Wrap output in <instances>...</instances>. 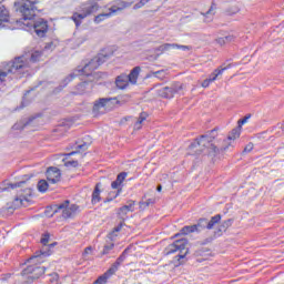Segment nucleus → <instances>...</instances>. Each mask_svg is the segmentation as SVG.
Instances as JSON below:
<instances>
[{
  "instance_id": "nucleus-34",
  "label": "nucleus",
  "mask_w": 284,
  "mask_h": 284,
  "mask_svg": "<svg viewBox=\"0 0 284 284\" xmlns=\"http://www.w3.org/2000/svg\"><path fill=\"white\" fill-rule=\"evenodd\" d=\"M119 267H121L120 264H118L116 262L113 263L111 265V267L106 271V274H109V276H114V274H116V272H119Z\"/></svg>"
},
{
  "instance_id": "nucleus-30",
  "label": "nucleus",
  "mask_w": 284,
  "mask_h": 284,
  "mask_svg": "<svg viewBox=\"0 0 284 284\" xmlns=\"http://www.w3.org/2000/svg\"><path fill=\"white\" fill-rule=\"evenodd\" d=\"M216 43H219V45H225L226 43H232V41H234V36H225L224 38H217Z\"/></svg>"
},
{
  "instance_id": "nucleus-48",
  "label": "nucleus",
  "mask_w": 284,
  "mask_h": 284,
  "mask_svg": "<svg viewBox=\"0 0 284 284\" xmlns=\"http://www.w3.org/2000/svg\"><path fill=\"white\" fill-rule=\"evenodd\" d=\"M252 150H254V144L248 143L245 148H244V152H252Z\"/></svg>"
},
{
  "instance_id": "nucleus-37",
  "label": "nucleus",
  "mask_w": 284,
  "mask_h": 284,
  "mask_svg": "<svg viewBox=\"0 0 284 284\" xmlns=\"http://www.w3.org/2000/svg\"><path fill=\"white\" fill-rule=\"evenodd\" d=\"M111 275H109L106 272L101 275L100 277H98V280L95 281L97 284H105L108 283V278H110Z\"/></svg>"
},
{
  "instance_id": "nucleus-26",
  "label": "nucleus",
  "mask_w": 284,
  "mask_h": 284,
  "mask_svg": "<svg viewBox=\"0 0 284 284\" xmlns=\"http://www.w3.org/2000/svg\"><path fill=\"white\" fill-rule=\"evenodd\" d=\"M220 222H221V214L212 216L210 221L206 219V230H213L216 223H220Z\"/></svg>"
},
{
  "instance_id": "nucleus-45",
  "label": "nucleus",
  "mask_w": 284,
  "mask_h": 284,
  "mask_svg": "<svg viewBox=\"0 0 284 284\" xmlns=\"http://www.w3.org/2000/svg\"><path fill=\"white\" fill-rule=\"evenodd\" d=\"M250 119V115L244 116L243 119L239 120V126L237 128H243L245 123H247V120Z\"/></svg>"
},
{
  "instance_id": "nucleus-55",
  "label": "nucleus",
  "mask_w": 284,
  "mask_h": 284,
  "mask_svg": "<svg viewBox=\"0 0 284 284\" xmlns=\"http://www.w3.org/2000/svg\"><path fill=\"white\" fill-rule=\"evenodd\" d=\"M163 190V186L160 184V185H158V187H156V192H161Z\"/></svg>"
},
{
  "instance_id": "nucleus-58",
  "label": "nucleus",
  "mask_w": 284,
  "mask_h": 284,
  "mask_svg": "<svg viewBox=\"0 0 284 284\" xmlns=\"http://www.w3.org/2000/svg\"><path fill=\"white\" fill-rule=\"evenodd\" d=\"M110 201H112V199H106L104 200V203H110Z\"/></svg>"
},
{
  "instance_id": "nucleus-43",
  "label": "nucleus",
  "mask_w": 284,
  "mask_h": 284,
  "mask_svg": "<svg viewBox=\"0 0 284 284\" xmlns=\"http://www.w3.org/2000/svg\"><path fill=\"white\" fill-rule=\"evenodd\" d=\"M87 85H88V82H82V83H80V84H78V90H81L80 92H79V94H83V92H85V88H87Z\"/></svg>"
},
{
  "instance_id": "nucleus-27",
  "label": "nucleus",
  "mask_w": 284,
  "mask_h": 284,
  "mask_svg": "<svg viewBox=\"0 0 284 284\" xmlns=\"http://www.w3.org/2000/svg\"><path fill=\"white\" fill-rule=\"evenodd\" d=\"M8 19H10V13L8 12V9L3 7V4H0V26L3 22H7Z\"/></svg>"
},
{
  "instance_id": "nucleus-61",
  "label": "nucleus",
  "mask_w": 284,
  "mask_h": 284,
  "mask_svg": "<svg viewBox=\"0 0 284 284\" xmlns=\"http://www.w3.org/2000/svg\"><path fill=\"white\" fill-rule=\"evenodd\" d=\"M99 75V73H93V77H98Z\"/></svg>"
},
{
  "instance_id": "nucleus-22",
  "label": "nucleus",
  "mask_w": 284,
  "mask_h": 284,
  "mask_svg": "<svg viewBox=\"0 0 284 284\" xmlns=\"http://www.w3.org/2000/svg\"><path fill=\"white\" fill-rule=\"evenodd\" d=\"M139 74H141V67L133 68L130 74H126L129 83H131L132 85H136V81H139Z\"/></svg>"
},
{
  "instance_id": "nucleus-36",
  "label": "nucleus",
  "mask_w": 284,
  "mask_h": 284,
  "mask_svg": "<svg viewBox=\"0 0 284 284\" xmlns=\"http://www.w3.org/2000/svg\"><path fill=\"white\" fill-rule=\"evenodd\" d=\"M34 92V90H31V91H27V93L24 94V98H23V101H22V104L23 105H28V102L31 100V101H34V94L32 97H30V94Z\"/></svg>"
},
{
  "instance_id": "nucleus-38",
  "label": "nucleus",
  "mask_w": 284,
  "mask_h": 284,
  "mask_svg": "<svg viewBox=\"0 0 284 284\" xmlns=\"http://www.w3.org/2000/svg\"><path fill=\"white\" fill-rule=\"evenodd\" d=\"M112 250H114V243L105 244L102 254H109L110 252H112Z\"/></svg>"
},
{
  "instance_id": "nucleus-42",
  "label": "nucleus",
  "mask_w": 284,
  "mask_h": 284,
  "mask_svg": "<svg viewBox=\"0 0 284 284\" xmlns=\"http://www.w3.org/2000/svg\"><path fill=\"white\" fill-rule=\"evenodd\" d=\"M54 48H57V45H54V42H49L44 45L43 51L44 52H52V50H54Z\"/></svg>"
},
{
  "instance_id": "nucleus-12",
  "label": "nucleus",
  "mask_w": 284,
  "mask_h": 284,
  "mask_svg": "<svg viewBox=\"0 0 284 284\" xmlns=\"http://www.w3.org/2000/svg\"><path fill=\"white\" fill-rule=\"evenodd\" d=\"M203 230H207V219L202 217L197 221L196 224L193 225H186L181 229L180 233L175 234L176 236L193 234V232H203Z\"/></svg>"
},
{
  "instance_id": "nucleus-50",
  "label": "nucleus",
  "mask_w": 284,
  "mask_h": 284,
  "mask_svg": "<svg viewBox=\"0 0 284 284\" xmlns=\"http://www.w3.org/2000/svg\"><path fill=\"white\" fill-rule=\"evenodd\" d=\"M123 230V222H121L118 226L113 229V232H121Z\"/></svg>"
},
{
  "instance_id": "nucleus-52",
  "label": "nucleus",
  "mask_w": 284,
  "mask_h": 284,
  "mask_svg": "<svg viewBox=\"0 0 284 284\" xmlns=\"http://www.w3.org/2000/svg\"><path fill=\"white\" fill-rule=\"evenodd\" d=\"M85 148H88V144H85V143L78 145L79 150H85Z\"/></svg>"
},
{
  "instance_id": "nucleus-28",
  "label": "nucleus",
  "mask_w": 284,
  "mask_h": 284,
  "mask_svg": "<svg viewBox=\"0 0 284 284\" xmlns=\"http://www.w3.org/2000/svg\"><path fill=\"white\" fill-rule=\"evenodd\" d=\"M239 136H241V126H236L235 129H233L230 133H229V141H236V139H239Z\"/></svg>"
},
{
  "instance_id": "nucleus-63",
  "label": "nucleus",
  "mask_w": 284,
  "mask_h": 284,
  "mask_svg": "<svg viewBox=\"0 0 284 284\" xmlns=\"http://www.w3.org/2000/svg\"><path fill=\"white\" fill-rule=\"evenodd\" d=\"M14 130H17V125H13Z\"/></svg>"
},
{
  "instance_id": "nucleus-53",
  "label": "nucleus",
  "mask_w": 284,
  "mask_h": 284,
  "mask_svg": "<svg viewBox=\"0 0 284 284\" xmlns=\"http://www.w3.org/2000/svg\"><path fill=\"white\" fill-rule=\"evenodd\" d=\"M52 278L57 283V281H59V274H57V273L52 274Z\"/></svg>"
},
{
  "instance_id": "nucleus-19",
  "label": "nucleus",
  "mask_w": 284,
  "mask_h": 284,
  "mask_svg": "<svg viewBox=\"0 0 284 284\" xmlns=\"http://www.w3.org/2000/svg\"><path fill=\"white\" fill-rule=\"evenodd\" d=\"M175 48L178 50H192L191 45H183V44H178V43H164L162 44V50H164V52H168L170 50H175Z\"/></svg>"
},
{
  "instance_id": "nucleus-49",
  "label": "nucleus",
  "mask_w": 284,
  "mask_h": 284,
  "mask_svg": "<svg viewBox=\"0 0 284 284\" xmlns=\"http://www.w3.org/2000/svg\"><path fill=\"white\" fill-rule=\"evenodd\" d=\"M211 80L207 78L202 82V88H210Z\"/></svg>"
},
{
  "instance_id": "nucleus-44",
  "label": "nucleus",
  "mask_w": 284,
  "mask_h": 284,
  "mask_svg": "<svg viewBox=\"0 0 284 284\" xmlns=\"http://www.w3.org/2000/svg\"><path fill=\"white\" fill-rule=\"evenodd\" d=\"M65 168H77V165H79L78 161H67L64 163Z\"/></svg>"
},
{
  "instance_id": "nucleus-29",
  "label": "nucleus",
  "mask_w": 284,
  "mask_h": 284,
  "mask_svg": "<svg viewBox=\"0 0 284 284\" xmlns=\"http://www.w3.org/2000/svg\"><path fill=\"white\" fill-rule=\"evenodd\" d=\"M145 119H148V113L146 112L140 113L136 122L134 123V130H141V125L143 121H145Z\"/></svg>"
},
{
  "instance_id": "nucleus-59",
  "label": "nucleus",
  "mask_w": 284,
  "mask_h": 284,
  "mask_svg": "<svg viewBox=\"0 0 284 284\" xmlns=\"http://www.w3.org/2000/svg\"><path fill=\"white\" fill-rule=\"evenodd\" d=\"M281 130L284 131V123L280 125Z\"/></svg>"
},
{
  "instance_id": "nucleus-40",
  "label": "nucleus",
  "mask_w": 284,
  "mask_h": 284,
  "mask_svg": "<svg viewBox=\"0 0 284 284\" xmlns=\"http://www.w3.org/2000/svg\"><path fill=\"white\" fill-rule=\"evenodd\" d=\"M59 212H54V207H47L44 210V216H48L50 219L51 216H54V214H58Z\"/></svg>"
},
{
  "instance_id": "nucleus-60",
  "label": "nucleus",
  "mask_w": 284,
  "mask_h": 284,
  "mask_svg": "<svg viewBox=\"0 0 284 284\" xmlns=\"http://www.w3.org/2000/svg\"><path fill=\"white\" fill-rule=\"evenodd\" d=\"M37 57H41V52L37 51Z\"/></svg>"
},
{
  "instance_id": "nucleus-5",
  "label": "nucleus",
  "mask_w": 284,
  "mask_h": 284,
  "mask_svg": "<svg viewBox=\"0 0 284 284\" xmlns=\"http://www.w3.org/2000/svg\"><path fill=\"white\" fill-rule=\"evenodd\" d=\"M99 10V3L97 2H87L83 3L78 12H74L71 17L72 21H74L75 27L79 28L81 26L82 20L90 17V14H94Z\"/></svg>"
},
{
  "instance_id": "nucleus-15",
  "label": "nucleus",
  "mask_w": 284,
  "mask_h": 284,
  "mask_svg": "<svg viewBox=\"0 0 284 284\" xmlns=\"http://www.w3.org/2000/svg\"><path fill=\"white\" fill-rule=\"evenodd\" d=\"M45 174L49 183L54 184L61 181V171L57 166H50Z\"/></svg>"
},
{
  "instance_id": "nucleus-4",
  "label": "nucleus",
  "mask_w": 284,
  "mask_h": 284,
  "mask_svg": "<svg viewBox=\"0 0 284 284\" xmlns=\"http://www.w3.org/2000/svg\"><path fill=\"white\" fill-rule=\"evenodd\" d=\"M176 252L178 255L174 261L178 262H175V265H183L185 263V256H187V253L190 252L186 239L176 240L164 250V254L166 256H170V254H176Z\"/></svg>"
},
{
  "instance_id": "nucleus-18",
  "label": "nucleus",
  "mask_w": 284,
  "mask_h": 284,
  "mask_svg": "<svg viewBox=\"0 0 284 284\" xmlns=\"http://www.w3.org/2000/svg\"><path fill=\"white\" fill-rule=\"evenodd\" d=\"M115 85L119 90H125L130 85V80L128 79V74L122 73L115 78Z\"/></svg>"
},
{
  "instance_id": "nucleus-62",
  "label": "nucleus",
  "mask_w": 284,
  "mask_h": 284,
  "mask_svg": "<svg viewBox=\"0 0 284 284\" xmlns=\"http://www.w3.org/2000/svg\"><path fill=\"white\" fill-rule=\"evenodd\" d=\"M212 240H206V243H210Z\"/></svg>"
},
{
  "instance_id": "nucleus-6",
  "label": "nucleus",
  "mask_w": 284,
  "mask_h": 284,
  "mask_svg": "<svg viewBox=\"0 0 284 284\" xmlns=\"http://www.w3.org/2000/svg\"><path fill=\"white\" fill-rule=\"evenodd\" d=\"M132 6L131 2H126L123 0H115L113 4L108 9V12H103L98 14L94 18V23L99 24L102 23V21H105V19H110V17H114L116 12H123L126 8H130Z\"/></svg>"
},
{
  "instance_id": "nucleus-51",
  "label": "nucleus",
  "mask_w": 284,
  "mask_h": 284,
  "mask_svg": "<svg viewBox=\"0 0 284 284\" xmlns=\"http://www.w3.org/2000/svg\"><path fill=\"white\" fill-rule=\"evenodd\" d=\"M155 52H160L161 54H163V52H164V50H163V44L160 45V47H158V48L155 49Z\"/></svg>"
},
{
  "instance_id": "nucleus-10",
  "label": "nucleus",
  "mask_w": 284,
  "mask_h": 284,
  "mask_svg": "<svg viewBox=\"0 0 284 284\" xmlns=\"http://www.w3.org/2000/svg\"><path fill=\"white\" fill-rule=\"evenodd\" d=\"M26 68L23 58H17L12 62H8L3 69L0 70V83H3L8 79V74H17L18 70Z\"/></svg>"
},
{
  "instance_id": "nucleus-8",
  "label": "nucleus",
  "mask_w": 284,
  "mask_h": 284,
  "mask_svg": "<svg viewBox=\"0 0 284 284\" xmlns=\"http://www.w3.org/2000/svg\"><path fill=\"white\" fill-rule=\"evenodd\" d=\"M50 233L45 232L40 237V250L38 251L37 261L38 263H43L42 258H48L52 254V248L57 247V242L50 243Z\"/></svg>"
},
{
  "instance_id": "nucleus-9",
  "label": "nucleus",
  "mask_w": 284,
  "mask_h": 284,
  "mask_svg": "<svg viewBox=\"0 0 284 284\" xmlns=\"http://www.w3.org/2000/svg\"><path fill=\"white\" fill-rule=\"evenodd\" d=\"M110 101H114L116 105H125L128 101H130V95H123L120 99L118 98H100L93 104V114L94 116H99V114H103V108L110 103Z\"/></svg>"
},
{
  "instance_id": "nucleus-11",
  "label": "nucleus",
  "mask_w": 284,
  "mask_h": 284,
  "mask_svg": "<svg viewBox=\"0 0 284 284\" xmlns=\"http://www.w3.org/2000/svg\"><path fill=\"white\" fill-rule=\"evenodd\" d=\"M78 211H79V205L77 204L70 205V201L68 200L54 206V212H61L62 219H72L73 216L77 215Z\"/></svg>"
},
{
  "instance_id": "nucleus-57",
  "label": "nucleus",
  "mask_w": 284,
  "mask_h": 284,
  "mask_svg": "<svg viewBox=\"0 0 284 284\" xmlns=\"http://www.w3.org/2000/svg\"><path fill=\"white\" fill-rule=\"evenodd\" d=\"M31 61H33V63L37 61V59L34 58V53L31 54Z\"/></svg>"
},
{
  "instance_id": "nucleus-33",
  "label": "nucleus",
  "mask_w": 284,
  "mask_h": 284,
  "mask_svg": "<svg viewBox=\"0 0 284 284\" xmlns=\"http://www.w3.org/2000/svg\"><path fill=\"white\" fill-rule=\"evenodd\" d=\"M232 223H234L233 219L225 220L222 225H220V232H225L227 227H232Z\"/></svg>"
},
{
  "instance_id": "nucleus-24",
  "label": "nucleus",
  "mask_w": 284,
  "mask_h": 284,
  "mask_svg": "<svg viewBox=\"0 0 284 284\" xmlns=\"http://www.w3.org/2000/svg\"><path fill=\"white\" fill-rule=\"evenodd\" d=\"M101 185V183H98L94 187V191L92 193V200L91 203L93 205H97V203H99L101 201V190L99 189V186Z\"/></svg>"
},
{
  "instance_id": "nucleus-2",
  "label": "nucleus",
  "mask_w": 284,
  "mask_h": 284,
  "mask_svg": "<svg viewBox=\"0 0 284 284\" xmlns=\"http://www.w3.org/2000/svg\"><path fill=\"white\" fill-rule=\"evenodd\" d=\"M215 136H219L216 129L209 131L206 134L201 135L194 143L191 144V150H195L196 154H201L203 150H209V154L212 156H216L220 152H227L229 145H225L221 149L216 148V145L212 144Z\"/></svg>"
},
{
  "instance_id": "nucleus-39",
  "label": "nucleus",
  "mask_w": 284,
  "mask_h": 284,
  "mask_svg": "<svg viewBox=\"0 0 284 284\" xmlns=\"http://www.w3.org/2000/svg\"><path fill=\"white\" fill-rule=\"evenodd\" d=\"M126 176H128V172H121L120 174H118L115 181H118L120 185H123V182L125 181Z\"/></svg>"
},
{
  "instance_id": "nucleus-16",
  "label": "nucleus",
  "mask_w": 284,
  "mask_h": 284,
  "mask_svg": "<svg viewBox=\"0 0 284 284\" xmlns=\"http://www.w3.org/2000/svg\"><path fill=\"white\" fill-rule=\"evenodd\" d=\"M230 68H232V63L225 62L220 68L215 69L214 72L209 77L211 83H214V81H216V79H219V77H221L225 70H230Z\"/></svg>"
},
{
  "instance_id": "nucleus-25",
  "label": "nucleus",
  "mask_w": 284,
  "mask_h": 284,
  "mask_svg": "<svg viewBox=\"0 0 284 284\" xmlns=\"http://www.w3.org/2000/svg\"><path fill=\"white\" fill-rule=\"evenodd\" d=\"M128 212H134V201H129L126 205L120 207L119 214L125 216Z\"/></svg>"
},
{
  "instance_id": "nucleus-3",
  "label": "nucleus",
  "mask_w": 284,
  "mask_h": 284,
  "mask_svg": "<svg viewBox=\"0 0 284 284\" xmlns=\"http://www.w3.org/2000/svg\"><path fill=\"white\" fill-rule=\"evenodd\" d=\"M105 61H108V55L99 53L97 57L91 59L90 62L84 64L83 68L78 67L73 73L69 74L64 80L61 81L59 91L63 90V88H65L68 83H70V81H72V79L75 77H81L83 74L85 77H92L94 70H98V68L102 65V63H105Z\"/></svg>"
},
{
  "instance_id": "nucleus-35",
  "label": "nucleus",
  "mask_w": 284,
  "mask_h": 284,
  "mask_svg": "<svg viewBox=\"0 0 284 284\" xmlns=\"http://www.w3.org/2000/svg\"><path fill=\"white\" fill-rule=\"evenodd\" d=\"M111 187L112 190H118L115 195L113 196V199H116V196L121 194V184L118 182V180H115L111 183Z\"/></svg>"
},
{
  "instance_id": "nucleus-17",
  "label": "nucleus",
  "mask_w": 284,
  "mask_h": 284,
  "mask_svg": "<svg viewBox=\"0 0 284 284\" xmlns=\"http://www.w3.org/2000/svg\"><path fill=\"white\" fill-rule=\"evenodd\" d=\"M37 28V37H44L48 34V21L43 20V18H38Z\"/></svg>"
},
{
  "instance_id": "nucleus-41",
  "label": "nucleus",
  "mask_w": 284,
  "mask_h": 284,
  "mask_svg": "<svg viewBox=\"0 0 284 284\" xmlns=\"http://www.w3.org/2000/svg\"><path fill=\"white\" fill-rule=\"evenodd\" d=\"M145 3H150V0H140L138 3L133 6V10H139L145 6Z\"/></svg>"
},
{
  "instance_id": "nucleus-7",
  "label": "nucleus",
  "mask_w": 284,
  "mask_h": 284,
  "mask_svg": "<svg viewBox=\"0 0 284 284\" xmlns=\"http://www.w3.org/2000/svg\"><path fill=\"white\" fill-rule=\"evenodd\" d=\"M32 197V189H27L17 195L11 202L7 203L4 207V212L8 214H12L14 210H19V207H23L27 203H30V199Z\"/></svg>"
},
{
  "instance_id": "nucleus-47",
  "label": "nucleus",
  "mask_w": 284,
  "mask_h": 284,
  "mask_svg": "<svg viewBox=\"0 0 284 284\" xmlns=\"http://www.w3.org/2000/svg\"><path fill=\"white\" fill-rule=\"evenodd\" d=\"M38 276H43V274H45V266H38Z\"/></svg>"
},
{
  "instance_id": "nucleus-54",
  "label": "nucleus",
  "mask_w": 284,
  "mask_h": 284,
  "mask_svg": "<svg viewBox=\"0 0 284 284\" xmlns=\"http://www.w3.org/2000/svg\"><path fill=\"white\" fill-rule=\"evenodd\" d=\"M145 204H146V205H152V204H154V200L149 199V200L145 202Z\"/></svg>"
},
{
  "instance_id": "nucleus-32",
  "label": "nucleus",
  "mask_w": 284,
  "mask_h": 284,
  "mask_svg": "<svg viewBox=\"0 0 284 284\" xmlns=\"http://www.w3.org/2000/svg\"><path fill=\"white\" fill-rule=\"evenodd\" d=\"M130 252V247L125 248L122 254L116 258L115 263L118 265H121L125 262V260L128 258V253Z\"/></svg>"
},
{
  "instance_id": "nucleus-64",
  "label": "nucleus",
  "mask_w": 284,
  "mask_h": 284,
  "mask_svg": "<svg viewBox=\"0 0 284 284\" xmlns=\"http://www.w3.org/2000/svg\"><path fill=\"white\" fill-rule=\"evenodd\" d=\"M37 116H38V119H39L41 115H40V114H38Z\"/></svg>"
},
{
  "instance_id": "nucleus-46",
  "label": "nucleus",
  "mask_w": 284,
  "mask_h": 284,
  "mask_svg": "<svg viewBox=\"0 0 284 284\" xmlns=\"http://www.w3.org/2000/svg\"><path fill=\"white\" fill-rule=\"evenodd\" d=\"M89 254H92V246H88L84 248V252L82 253L83 258L89 256Z\"/></svg>"
},
{
  "instance_id": "nucleus-1",
  "label": "nucleus",
  "mask_w": 284,
  "mask_h": 284,
  "mask_svg": "<svg viewBox=\"0 0 284 284\" xmlns=\"http://www.w3.org/2000/svg\"><path fill=\"white\" fill-rule=\"evenodd\" d=\"M14 9L23 17L26 30L37 32V0H16Z\"/></svg>"
},
{
  "instance_id": "nucleus-23",
  "label": "nucleus",
  "mask_w": 284,
  "mask_h": 284,
  "mask_svg": "<svg viewBox=\"0 0 284 284\" xmlns=\"http://www.w3.org/2000/svg\"><path fill=\"white\" fill-rule=\"evenodd\" d=\"M168 72H165V70H159V71H150L146 74V79H152V77H154L155 79H160V81H163V79H165Z\"/></svg>"
},
{
  "instance_id": "nucleus-21",
  "label": "nucleus",
  "mask_w": 284,
  "mask_h": 284,
  "mask_svg": "<svg viewBox=\"0 0 284 284\" xmlns=\"http://www.w3.org/2000/svg\"><path fill=\"white\" fill-rule=\"evenodd\" d=\"M36 270V265H29L26 270L22 271V276H27V283H34L36 276L32 274Z\"/></svg>"
},
{
  "instance_id": "nucleus-31",
  "label": "nucleus",
  "mask_w": 284,
  "mask_h": 284,
  "mask_svg": "<svg viewBox=\"0 0 284 284\" xmlns=\"http://www.w3.org/2000/svg\"><path fill=\"white\" fill-rule=\"evenodd\" d=\"M50 187V184H48V181L45 180H40L38 182V191L41 192L42 194L48 192V189Z\"/></svg>"
},
{
  "instance_id": "nucleus-20",
  "label": "nucleus",
  "mask_w": 284,
  "mask_h": 284,
  "mask_svg": "<svg viewBox=\"0 0 284 284\" xmlns=\"http://www.w3.org/2000/svg\"><path fill=\"white\" fill-rule=\"evenodd\" d=\"M201 14L204 17V23H212L216 14V4L211 6L206 12H201Z\"/></svg>"
},
{
  "instance_id": "nucleus-13",
  "label": "nucleus",
  "mask_w": 284,
  "mask_h": 284,
  "mask_svg": "<svg viewBox=\"0 0 284 284\" xmlns=\"http://www.w3.org/2000/svg\"><path fill=\"white\" fill-rule=\"evenodd\" d=\"M183 90V84L181 83H174L171 87H164L159 90V94L163 99H173L174 95Z\"/></svg>"
},
{
  "instance_id": "nucleus-56",
  "label": "nucleus",
  "mask_w": 284,
  "mask_h": 284,
  "mask_svg": "<svg viewBox=\"0 0 284 284\" xmlns=\"http://www.w3.org/2000/svg\"><path fill=\"white\" fill-rule=\"evenodd\" d=\"M79 151H72L71 153L68 154V156H73V154H77Z\"/></svg>"
},
{
  "instance_id": "nucleus-14",
  "label": "nucleus",
  "mask_w": 284,
  "mask_h": 284,
  "mask_svg": "<svg viewBox=\"0 0 284 284\" xmlns=\"http://www.w3.org/2000/svg\"><path fill=\"white\" fill-rule=\"evenodd\" d=\"M26 183L24 180L20 182L3 181L0 183V192H12V190H19Z\"/></svg>"
}]
</instances>
